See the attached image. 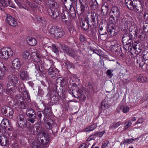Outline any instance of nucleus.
<instances>
[{
    "label": "nucleus",
    "instance_id": "f03ea898",
    "mask_svg": "<svg viewBox=\"0 0 148 148\" xmlns=\"http://www.w3.org/2000/svg\"><path fill=\"white\" fill-rule=\"evenodd\" d=\"M8 86H10L14 85V87L10 88H8L6 90L7 93L9 95L12 96L14 95V93L16 91L15 87H16V88H17L16 85H18L19 83V79L16 75L13 74L9 75L8 76Z\"/></svg>",
    "mask_w": 148,
    "mask_h": 148
},
{
    "label": "nucleus",
    "instance_id": "3c124183",
    "mask_svg": "<svg viewBox=\"0 0 148 148\" xmlns=\"http://www.w3.org/2000/svg\"><path fill=\"white\" fill-rule=\"evenodd\" d=\"M52 48L53 51L56 54H57L58 52V49L54 45H53L52 46Z\"/></svg>",
    "mask_w": 148,
    "mask_h": 148
},
{
    "label": "nucleus",
    "instance_id": "39448f33",
    "mask_svg": "<svg viewBox=\"0 0 148 148\" xmlns=\"http://www.w3.org/2000/svg\"><path fill=\"white\" fill-rule=\"evenodd\" d=\"M23 89L24 90L23 93V97H21L19 99V101L14 104L15 108L17 109L18 108L21 109L25 108L26 106L24 102L25 99H29V96L27 92L25 90V89Z\"/></svg>",
    "mask_w": 148,
    "mask_h": 148
},
{
    "label": "nucleus",
    "instance_id": "a878e982",
    "mask_svg": "<svg viewBox=\"0 0 148 148\" xmlns=\"http://www.w3.org/2000/svg\"><path fill=\"white\" fill-rule=\"evenodd\" d=\"M30 148H41L40 144L38 141H34L32 143Z\"/></svg>",
    "mask_w": 148,
    "mask_h": 148
},
{
    "label": "nucleus",
    "instance_id": "6e6552de",
    "mask_svg": "<svg viewBox=\"0 0 148 148\" xmlns=\"http://www.w3.org/2000/svg\"><path fill=\"white\" fill-rule=\"evenodd\" d=\"M49 33L54 35L57 38L61 37L64 34L62 29L61 28H57L56 27L53 26L49 31Z\"/></svg>",
    "mask_w": 148,
    "mask_h": 148
},
{
    "label": "nucleus",
    "instance_id": "aec40b11",
    "mask_svg": "<svg viewBox=\"0 0 148 148\" xmlns=\"http://www.w3.org/2000/svg\"><path fill=\"white\" fill-rule=\"evenodd\" d=\"M27 42L28 44L31 46L35 45L37 42L35 39L31 37H29L27 38Z\"/></svg>",
    "mask_w": 148,
    "mask_h": 148
},
{
    "label": "nucleus",
    "instance_id": "423d86ee",
    "mask_svg": "<svg viewBox=\"0 0 148 148\" xmlns=\"http://www.w3.org/2000/svg\"><path fill=\"white\" fill-rule=\"evenodd\" d=\"M119 20H116L115 16L111 15L108 20L109 24L108 26L107 32L109 35L114 36L115 31L114 30L115 24Z\"/></svg>",
    "mask_w": 148,
    "mask_h": 148
},
{
    "label": "nucleus",
    "instance_id": "e433bc0d",
    "mask_svg": "<svg viewBox=\"0 0 148 148\" xmlns=\"http://www.w3.org/2000/svg\"><path fill=\"white\" fill-rule=\"evenodd\" d=\"M90 3L91 5L92 6H95V8H97L98 6V3L96 0H90Z\"/></svg>",
    "mask_w": 148,
    "mask_h": 148
},
{
    "label": "nucleus",
    "instance_id": "58836bf2",
    "mask_svg": "<svg viewBox=\"0 0 148 148\" xmlns=\"http://www.w3.org/2000/svg\"><path fill=\"white\" fill-rule=\"evenodd\" d=\"M101 108L105 109L108 108V104L106 101H103L101 103Z\"/></svg>",
    "mask_w": 148,
    "mask_h": 148
},
{
    "label": "nucleus",
    "instance_id": "2f4dec72",
    "mask_svg": "<svg viewBox=\"0 0 148 148\" xmlns=\"http://www.w3.org/2000/svg\"><path fill=\"white\" fill-rule=\"evenodd\" d=\"M142 32L143 31L142 29H138L137 28L134 33H133V34L134 35V36L135 37L137 36H142Z\"/></svg>",
    "mask_w": 148,
    "mask_h": 148
},
{
    "label": "nucleus",
    "instance_id": "f704fd0d",
    "mask_svg": "<svg viewBox=\"0 0 148 148\" xmlns=\"http://www.w3.org/2000/svg\"><path fill=\"white\" fill-rule=\"evenodd\" d=\"M80 10L81 11V14H82L84 13L87 9L85 6L82 3H80Z\"/></svg>",
    "mask_w": 148,
    "mask_h": 148
},
{
    "label": "nucleus",
    "instance_id": "4468645a",
    "mask_svg": "<svg viewBox=\"0 0 148 148\" xmlns=\"http://www.w3.org/2000/svg\"><path fill=\"white\" fill-rule=\"evenodd\" d=\"M136 62L137 64H138L140 67H142V69L145 70H147V64H145L143 61L142 57L141 56H137L136 57Z\"/></svg>",
    "mask_w": 148,
    "mask_h": 148
},
{
    "label": "nucleus",
    "instance_id": "2eb2a0df",
    "mask_svg": "<svg viewBox=\"0 0 148 148\" xmlns=\"http://www.w3.org/2000/svg\"><path fill=\"white\" fill-rule=\"evenodd\" d=\"M50 63H52L50 68L48 70V72L49 75H51V77L55 76L57 73V70L55 68L53 67L54 63L52 61H49Z\"/></svg>",
    "mask_w": 148,
    "mask_h": 148
},
{
    "label": "nucleus",
    "instance_id": "b1692460",
    "mask_svg": "<svg viewBox=\"0 0 148 148\" xmlns=\"http://www.w3.org/2000/svg\"><path fill=\"white\" fill-rule=\"evenodd\" d=\"M81 25L83 30H87L88 28L89 25L87 19H85L82 21L81 23Z\"/></svg>",
    "mask_w": 148,
    "mask_h": 148
},
{
    "label": "nucleus",
    "instance_id": "a18cd8bd",
    "mask_svg": "<svg viewBox=\"0 0 148 148\" xmlns=\"http://www.w3.org/2000/svg\"><path fill=\"white\" fill-rule=\"evenodd\" d=\"M147 52L144 51L143 52L142 55L145 60H147L148 59V56L147 55Z\"/></svg>",
    "mask_w": 148,
    "mask_h": 148
},
{
    "label": "nucleus",
    "instance_id": "5701e85b",
    "mask_svg": "<svg viewBox=\"0 0 148 148\" xmlns=\"http://www.w3.org/2000/svg\"><path fill=\"white\" fill-rule=\"evenodd\" d=\"M25 116L23 114H20L18 118V123L20 127L22 125L23 123L25 120Z\"/></svg>",
    "mask_w": 148,
    "mask_h": 148
},
{
    "label": "nucleus",
    "instance_id": "0e129e2a",
    "mask_svg": "<svg viewBox=\"0 0 148 148\" xmlns=\"http://www.w3.org/2000/svg\"><path fill=\"white\" fill-rule=\"evenodd\" d=\"M10 6L13 8H15V6L14 5V4H12V3H10Z\"/></svg>",
    "mask_w": 148,
    "mask_h": 148
},
{
    "label": "nucleus",
    "instance_id": "f257e3e1",
    "mask_svg": "<svg viewBox=\"0 0 148 148\" xmlns=\"http://www.w3.org/2000/svg\"><path fill=\"white\" fill-rule=\"evenodd\" d=\"M36 50H35L34 53L36 55L34 61L37 63L35 65V69H36L38 73H43L45 70L44 66L45 63L44 58L46 55H47V53L45 51H43V53L38 55L36 53Z\"/></svg>",
    "mask_w": 148,
    "mask_h": 148
},
{
    "label": "nucleus",
    "instance_id": "f8f14e48",
    "mask_svg": "<svg viewBox=\"0 0 148 148\" xmlns=\"http://www.w3.org/2000/svg\"><path fill=\"white\" fill-rule=\"evenodd\" d=\"M62 49L64 52L70 55L74 58H75L77 53V51H73L69 49L67 47L64 45H62Z\"/></svg>",
    "mask_w": 148,
    "mask_h": 148
},
{
    "label": "nucleus",
    "instance_id": "4c0bfd02",
    "mask_svg": "<svg viewBox=\"0 0 148 148\" xmlns=\"http://www.w3.org/2000/svg\"><path fill=\"white\" fill-rule=\"evenodd\" d=\"M29 55V52L27 51H25L23 53L22 56L23 57L25 58H27Z\"/></svg>",
    "mask_w": 148,
    "mask_h": 148
},
{
    "label": "nucleus",
    "instance_id": "20e7f679",
    "mask_svg": "<svg viewBox=\"0 0 148 148\" xmlns=\"http://www.w3.org/2000/svg\"><path fill=\"white\" fill-rule=\"evenodd\" d=\"M48 3L49 8L48 10V13L52 17L56 19L58 17L59 15L56 6L57 4L53 0H49Z\"/></svg>",
    "mask_w": 148,
    "mask_h": 148
},
{
    "label": "nucleus",
    "instance_id": "393cba45",
    "mask_svg": "<svg viewBox=\"0 0 148 148\" xmlns=\"http://www.w3.org/2000/svg\"><path fill=\"white\" fill-rule=\"evenodd\" d=\"M132 25L130 27L129 30L130 32V34L132 35V34H133L135 31L137 29V27L136 25H134V23L132 24Z\"/></svg>",
    "mask_w": 148,
    "mask_h": 148
},
{
    "label": "nucleus",
    "instance_id": "e2e57ef3",
    "mask_svg": "<svg viewBox=\"0 0 148 148\" xmlns=\"http://www.w3.org/2000/svg\"><path fill=\"white\" fill-rule=\"evenodd\" d=\"M131 0H125V4L126 6L128 4L129 5V3L131 2Z\"/></svg>",
    "mask_w": 148,
    "mask_h": 148
},
{
    "label": "nucleus",
    "instance_id": "7c9ffc66",
    "mask_svg": "<svg viewBox=\"0 0 148 148\" xmlns=\"http://www.w3.org/2000/svg\"><path fill=\"white\" fill-rule=\"evenodd\" d=\"M36 18L38 23H40L44 24H45L46 23L45 19L43 18L37 16L36 17Z\"/></svg>",
    "mask_w": 148,
    "mask_h": 148
},
{
    "label": "nucleus",
    "instance_id": "79ce46f5",
    "mask_svg": "<svg viewBox=\"0 0 148 148\" xmlns=\"http://www.w3.org/2000/svg\"><path fill=\"white\" fill-rule=\"evenodd\" d=\"M133 42V41L132 40L131 38L130 37V39L128 40L125 43L126 45H128V48H129V47H131V46H132V44Z\"/></svg>",
    "mask_w": 148,
    "mask_h": 148
},
{
    "label": "nucleus",
    "instance_id": "603ef678",
    "mask_svg": "<svg viewBox=\"0 0 148 148\" xmlns=\"http://www.w3.org/2000/svg\"><path fill=\"white\" fill-rule=\"evenodd\" d=\"M130 109L129 107L127 106L124 107L122 110V111L123 113H126L129 112Z\"/></svg>",
    "mask_w": 148,
    "mask_h": 148
},
{
    "label": "nucleus",
    "instance_id": "864d4df0",
    "mask_svg": "<svg viewBox=\"0 0 148 148\" xmlns=\"http://www.w3.org/2000/svg\"><path fill=\"white\" fill-rule=\"evenodd\" d=\"M139 1V4H140V10H142L143 8V5L144 6V3L145 0H138Z\"/></svg>",
    "mask_w": 148,
    "mask_h": 148
},
{
    "label": "nucleus",
    "instance_id": "4d7b16f0",
    "mask_svg": "<svg viewBox=\"0 0 148 148\" xmlns=\"http://www.w3.org/2000/svg\"><path fill=\"white\" fill-rule=\"evenodd\" d=\"M79 148H88V147L86 144L83 143L80 145Z\"/></svg>",
    "mask_w": 148,
    "mask_h": 148
},
{
    "label": "nucleus",
    "instance_id": "9d476101",
    "mask_svg": "<svg viewBox=\"0 0 148 148\" xmlns=\"http://www.w3.org/2000/svg\"><path fill=\"white\" fill-rule=\"evenodd\" d=\"M7 124H8V125H10L8 120L6 119H3L1 123V128H0V132L4 133L6 131L8 132H10V131L8 130V129L6 130L8 125H6Z\"/></svg>",
    "mask_w": 148,
    "mask_h": 148
},
{
    "label": "nucleus",
    "instance_id": "f3484780",
    "mask_svg": "<svg viewBox=\"0 0 148 148\" xmlns=\"http://www.w3.org/2000/svg\"><path fill=\"white\" fill-rule=\"evenodd\" d=\"M138 0H133L132 1L133 8L136 12L139 13L142 10L140 9V5Z\"/></svg>",
    "mask_w": 148,
    "mask_h": 148
},
{
    "label": "nucleus",
    "instance_id": "cd10ccee",
    "mask_svg": "<svg viewBox=\"0 0 148 148\" xmlns=\"http://www.w3.org/2000/svg\"><path fill=\"white\" fill-rule=\"evenodd\" d=\"M108 6L106 5H103L101 7V10L104 15H106L108 12Z\"/></svg>",
    "mask_w": 148,
    "mask_h": 148
},
{
    "label": "nucleus",
    "instance_id": "412c9836",
    "mask_svg": "<svg viewBox=\"0 0 148 148\" xmlns=\"http://www.w3.org/2000/svg\"><path fill=\"white\" fill-rule=\"evenodd\" d=\"M20 77L24 80H27L29 79V76L28 73L26 71H23L20 73Z\"/></svg>",
    "mask_w": 148,
    "mask_h": 148
},
{
    "label": "nucleus",
    "instance_id": "72a5a7b5",
    "mask_svg": "<svg viewBox=\"0 0 148 148\" xmlns=\"http://www.w3.org/2000/svg\"><path fill=\"white\" fill-rule=\"evenodd\" d=\"M132 125L131 121L130 120L126 122L124 124V128L126 130L129 128Z\"/></svg>",
    "mask_w": 148,
    "mask_h": 148
},
{
    "label": "nucleus",
    "instance_id": "ea45409f",
    "mask_svg": "<svg viewBox=\"0 0 148 148\" xmlns=\"http://www.w3.org/2000/svg\"><path fill=\"white\" fill-rule=\"evenodd\" d=\"M134 23L132 22V21L130 20V19H127L125 21V25L128 27V26H130L132 25V24Z\"/></svg>",
    "mask_w": 148,
    "mask_h": 148
},
{
    "label": "nucleus",
    "instance_id": "052dcab7",
    "mask_svg": "<svg viewBox=\"0 0 148 148\" xmlns=\"http://www.w3.org/2000/svg\"><path fill=\"white\" fill-rule=\"evenodd\" d=\"M26 3H27L29 6L31 7H32V3H31L30 0H25Z\"/></svg>",
    "mask_w": 148,
    "mask_h": 148
},
{
    "label": "nucleus",
    "instance_id": "9b49d317",
    "mask_svg": "<svg viewBox=\"0 0 148 148\" xmlns=\"http://www.w3.org/2000/svg\"><path fill=\"white\" fill-rule=\"evenodd\" d=\"M6 22L10 25L16 26L17 25V22L14 18L10 15H7L6 19Z\"/></svg>",
    "mask_w": 148,
    "mask_h": 148
},
{
    "label": "nucleus",
    "instance_id": "c756f323",
    "mask_svg": "<svg viewBox=\"0 0 148 148\" xmlns=\"http://www.w3.org/2000/svg\"><path fill=\"white\" fill-rule=\"evenodd\" d=\"M147 78L145 76L140 75L138 77L137 80L140 82H144L147 80Z\"/></svg>",
    "mask_w": 148,
    "mask_h": 148
},
{
    "label": "nucleus",
    "instance_id": "6ab92c4d",
    "mask_svg": "<svg viewBox=\"0 0 148 148\" xmlns=\"http://www.w3.org/2000/svg\"><path fill=\"white\" fill-rule=\"evenodd\" d=\"M12 65L14 69L19 70L21 66V62L20 60L18 58L14 59L12 61Z\"/></svg>",
    "mask_w": 148,
    "mask_h": 148
},
{
    "label": "nucleus",
    "instance_id": "473e14b6",
    "mask_svg": "<svg viewBox=\"0 0 148 148\" xmlns=\"http://www.w3.org/2000/svg\"><path fill=\"white\" fill-rule=\"evenodd\" d=\"M122 124V122H118L116 123L111 125L110 127V129H115Z\"/></svg>",
    "mask_w": 148,
    "mask_h": 148
},
{
    "label": "nucleus",
    "instance_id": "a19ab883",
    "mask_svg": "<svg viewBox=\"0 0 148 148\" xmlns=\"http://www.w3.org/2000/svg\"><path fill=\"white\" fill-rule=\"evenodd\" d=\"M104 130L102 132H98L95 133L96 136H98L99 137H101L103 135V134L105 133Z\"/></svg>",
    "mask_w": 148,
    "mask_h": 148
},
{
    "label": "nucleus",
    "instance_id": "c85d7f7f",
    "mask_svg": "<svg viewBox=\"0 0 148 148\" xmlns=\"http://www.w3.org/2000/svg\"><path fill=\"white\" fill-rule=\"evenodd\" d=\"M130 39V35L128 34H124L122 37V42L123 43H125L128 40Z\"/></svg>",
    "mask_w": 148,
    "mask_h": 148
},
{
    "label": "nucleus",
    "instance_id": "680f3d73",
    "mask_svg": "<svg viewBox=\"0 0 148 148\" xmlns=\"http://www.w3.org/2000/svg\"><path fill=\"white\" fill-rule=\"evenodd\" d=\"M77 93L80 94H81L82 92V90L79 89L78 88H77Z\"/></svg>",
    "mask_w": 148,
    "mask_h": 148
},
{
    "label": "nucleus",
    "instance_id": "49530a36",
    "mask_svg": "<svg viewBox=\"0 0 148 148\" xmlns=\"http://www.w3.org/2000/svg\"><path fill=\"white\" fill-rule=\"evenodd\" d=\"M0 3L3 7H7L8 6V3L5 0H0Z\"/></svg>",
    "mask_w": 148,
    "mask_h": 148
},
{
    "label": "nucleus",
    "instance_id": "09e8293b",
    "mask_svg": "<svg viewBox=\"0 0 148 148\" xmlns=\"http://www.w3.org/2000/svg\"><path fill=\"white\" fill-rule=\"evenodd\" d=\"M109 143V142L108 140L105 141L102 143L101 148H105L106 147Z\"/></svg>",
    "mask_w": 148,
    "mask_h": 148
},
{
    "label": "nucleus",
    "instance_id": "37998d69",
    "mask_svg": "<svg viewBox=\"0 0 148 148\" xmlns=\"http://www.w3.org/2000/svg\"><path fill=\"white\" fill-rule=\"evenodd\" d=\"M53 123V121L51 120H49L47 121V124L48 125L49 127H47H47L48 129H51V126L52 124Z\"/></svg>",
    "mask_w": 148,
    "mask_h": 148
},
{
    "label": "nucleus",
    "instance_id": "de8ad7c7",
    "mask_svg": "<svg viewBox=\"0 0 148 148\" xmlns=\"http://www.w3.org/2000/svg\"><path fill=\"white\" fill-rule=\"evenodd\" d=\"M103 28L102 27H101L99 30V33L101 35L106 34H107V33L106 31L103 32Z\"/></svg>",
    "mask_w": 148,
    "mask_h": 148
},
{
    "label": "nucleus",
    "instance_id": "6e6d98bb",
    "mask_svg": "<svg viewBox=\"0 0 148 148\" xmlns=\"http://www.w3.org/2000/svg\"><path fill=\"white\" fill-rule=\"evenodd\" d=\"M143 121V119L141 118H139L138 119L137 122L135 123L134 124V125H136V124L138 123H142Z\"/></svg>",
    "mask_w": 148,
    "mask_h": 148
},
{
    "label": "nucleus",
    "instance_id": "8fccbe9b",
    "mask_svg": "<svg viewBox=\"0 0 148 148\" xmlns=\"http://www.w3.org/2000/svg\"><path fill=\"white\" fill-rule=\"evenodd\" d=\"M37 116L38 119L41 121V117L42 116V112L40 111H38L37 113Z\"/></svg>",
    "mask_w": 148,
    "mask_h": 148
},
{
    "label": "nucleus",
    "instance_id": "bf43d9fd",
    "mask_svg": "<svg viewBox=\"0 0 148 148\" xmlns=\"http://www.w3.org/2000/svg\"><path fill=\"white\" fill-rule=\"evenodd\" d=\"M107 75L109 76H111L112 75V72L111 70H108L107 71Z\"/></svg>",
    "mask_w": 148,
    "mask_h": 148
},
{
    "label": "nucleus",
    "instance_id": "c03bdc74",
    "mask_svg": "<svg viewBox=\"0 0 148 148\" xmlns=\"http://www.w3.org/2000/svg\"><path fill=\"white\" fill-rule=\"evenodd\" d=\"M90 16L92 21L93 22H95V21L96 14L95 13H90Z\"/></svg>",
    "mask_w": 148,
    "mask_h": 148
},
{
    "label": "nucleus",
    "instance_id": "dca6fc26",
    "mask_svg": "<svg viewBox=\"0 0 148 148\" xmlns=\"http://www.w3.org/2000/svg\"><path fill=\"white\" fill-rule=\"evenodd\" d=\"M2 111L3 114L7 116H12L14 113L13 110L9 107H7L5 108L2 109Z\"/></svg>",
    "mask_w": 148,
    "mask_h": 148
},
{
    "label": "nucleus",
    "instance_id": "0eeeda50",
    "mask_svg": "<svg viewBox=\"0 0 148 148\" xmlns=\"http://www.w3.org/2000/svg\"><path fill=\"white\" fill-rule=\"evenodd\" d=\"M14 54L12 49L10 48L5 47L0 50V58L7 59Z\"/></svg>",
    "mask_w": 148,
    "mask_h": 148
},
{
    "label": "nucleus",
    "instance_id": "774afa93",
    "mask_svg": "<svg viewBox=\"0 0 148 148\" xmlns=\"http://www.w3.org/2000/svg\"><path fill=\"white\" fill-rule=\"evenodd\" d=\"M38 92L39 93H40L41 95H43L44 94V92L42 91V90H38Z\"/></svg>",
    "mask_w": 148,
    "mask_h": 148
},
{
    "label": "nucleus",
    "instance_id": "4be33fe9",
    "mask_svg": "<svg viewBox=\"0 0 148 148\" xmlns=\"http://www.w3.org/2000/svg\"><path fill=\"white\" fill-rule=\"evenodd\" d=\"M97 127L96 125L95 124L87 127L84 129L83 131L85 132L91 131L95 130Z\"/></svg>",
    "mask_w": 148,
    "mask_h": 148
},
{
    "label": "nucleus",
    "instance_id": "13d9d810",
    "mask_svg": "<svg viewBox=\"0 0 148 148\" xmlns=\"http://www.w3.org/2000/svg\"><path fill=\"white\" fill-rule=\"evenodd\" d=\"M27 120L28 121L32 123H34L35 121V120L33 118H28Z\"/></svg>",
    "mask_w": 148,
    "mask_h": 148
},
{
    "label": "nucleus",
    "instance_id": "7ed1b4c3",
    "mask_svg": "<svg viewBox=\"0 0 148 148\" xmlns=\"http://www.w3.org/2000/svg\"><path fill=\"white\" fill-rule=\"evenodd\" d=\"M12 128L10 125V127L8 128V130L10 131L8 132L7 131L5 133H3L4 135H0V144L2 146L7 147L9 144V138L11 136L13 132Z\"/></svg>",
    "mask_w": 148,
    "mask_h": 148
},
{
    "label": "nucleus",
    "instance_id": "ddd939ff",
    "mask_svg": "<svg viewBox=\"0 0 148 148\" xmlns=\"http://www.w3.org/2000/svg\"><path fill=\"white\" fill-rule=\"evenodd\" d=\"M110 14L111 15L114 16L116 18V20H119L120 16V11L117 7L113 6L111 9Z\"/></svg>",
    "mask_w": 148,
    "mask_h": 148
},
{
    "label": "nucleus",
    "instance_id": "a211bd4d",
    "mask_svg": "<svg viewBox=\"0 0 148 148\" xmlns=\"http://www.w3.org/2000/svg\"><path fill=\"white\" fill-rule=\"evenodd\" d=\"M132 47L134 50L138 52H140L142 48V45L138 41H134L132 44Z\"/></svg>",
    "mask_w": 148,
    "mask_h": 148
},
{
    "label": "nucleus",
    "instance_id": "5fc2aeb1",
    "mask_svg": "<svg viewBox=\"0 0 148 148\" xmlns=\"http://www.w3.org/2000/svg\"><path fill=\"white\" fill-rule=\"evenodd\" d=\"M129 5H129H127L126 6L130 10H132L133 8V6H132V1H131V2H130L129 3Z\"/></svg>",
    "mask_w": 148,
    "mask_h": 148
},
{
    "label": "nucleus",
    "instance_id": "bb28decb",
    "mask_svg": "<svg viewBox=\"0 0 148 148\" xmlns=\"http://www.w3.org/2000/svg\"><path fill=\"white\" fill-rule=\"evenodd\" d=\"M27 114L29 117H32L34 114H35V112L32 109L28 108L27 110Z\"/></svg>",
    "mask_w": 148,
    "mask_h": 148
},
{
    "label": "nucleus",
    "instance_id": "1a4fd4ad",
    "mask_svg": "<svg viewBox=\"0 0 148 148\" xmlns=\"http://www.w3.org/2000/svg\"><path fill=\"white\" fill-rule=\"evenodd\" d=\"M43 134L41 133H39L38 134L37 141L40 143L44 145V148L48 146L49 145V139L48 137L43 136Z\"/></svg>",
    "mask_w": 148,
    "mask_h": 148
},
{
    "label": "nucleus",
    "instance_id": "69168bd1",
    "mask_svg": "<svg viewBox=\"0 0 148 148\" xmlns=\"http://www.w3.org/2000/svg\"><path fill=\"white\" fill-rule=\"evenodd\" d=\"M128 143L130 142H131L134 140L132 138H130V139H127Z\"/></svg>",
    "mask_w": 148,
    "mask_h": 148
},
{
    "label": "nucleus",
    "instance_id": "338daca9",
    "mask_svg": "<svg viewBox=\"0 0 148 148\" xmlns=\"http://www.w3.org/2000/svg\"><path fill=\"white\" fill-rule=\"evenodd\" d=\"M127 143H128L127 139H125L123 141V144L124 145H125Z\"/></svg>",
    "mask_w": 148,
    "mask_h": 148
},
{
    "label": "nucleus",
    "instance_id": "c9c22d12",
    "mask_svg": "<svg viewBox=\"0 0 148 148\" xmlns=\"http://www.w3.org/2000/svg\"><path fill=\"white\" fill-rule=\"evenodd\" d=\"M96 135L95 134H94L90 135L88 139L86 140V142L92 140H94L96 138Z\"/></svg>",
    "mask_w": 148,
    "mask_h": 148
}]
</instances>
